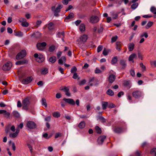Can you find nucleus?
Here are the masks:
<instances>
[{
    "mask_svg": "<svg viewBox=\"0 0 156 156\" xmlns=\"http://www.w3.org/2000/svg\"><path fill=\"white\" fill-rule=\"evenodd\" d=\"M148 37V35L147 32H145L141 34L140 35V38H142L143 37H145L146 38H147Z\"/></svg>",
    "mask_w": 156,
    "mask_h": 156,
    "instance_id": "obj_38",
    "label": "nucleus"
},
{
    "mask_svg": "<svg viewBox=\"0 0 156 156\" xmlns=\"http://www.w3.org/2000/svg\"><path fill=\"white\" fill-rule=\"evenodd\" d=\"M79 29L81 32H83L85 30V26L84 24L81 23L79 26Z\"/></svg>",
    "mask_w": 156,
    "mask_h": 156,
    "instance_id": "obj_18",
    "label": "nucleus"
},
{
    "mask_svg": "<svg viewBox=\"0 0 156 156\" xmlns=\"http://www.w3.org/2000/svg\"><path fill=\"white\" fill-rule=\"evenodd\" d=\"M41 22L40 20H38L37 22L36 25H35V27H39L40 25L41 24Z\"/></svg>",
    "mask_w": 156,
    "mask_h": 156,
    "instance_id": "obj_53",
    "label": "nucleus"
},
{
    "mask_svg": "<svg viewBox=\"0 0 156 156\" xmlns=\"http://www.w3.org/2000/svg\"><path fill=\"white\" fill-rule=\"evenodd\" d=\"M62 5H59L55 9V6H52L51 8V10L52 11H56L57 12H59L60 11V9L62 8Z\"/></svg>",
    "mask_w": 156,
    "mask_h": 156,
    "instance_id": "obj_11",
    "label": "nucleus"
},
{
    "mask_svg": "<svg viewBox=\"0 0 156 156\" xmlns=\"http://www.w3.org/2000/svg\"><path fill=\"white\" fill-rule=\"evenodd\" d=\"M95 129L98 133H101V129L98 126H96L95 127Z\"/></svg>",
    "mask_w": 156,
    "mask_h": 156,
    "instance_id": "obj_42",
    "label": "nucleus"
},
{
    "mask_svg": "<svg viewBox=\"0 0 156 156\" xmlns=\"http://www.w3.org/2000/svg\"><path fill=\"white\" fill-rule=\"evenodd\" d=\"M101 72V71L99 69L97 68L95 70V73H100Z\"/></svg>",
    "mask_w": 156,
    "mask_h": 156,
    "instance_id": "obj_62",
    "label": "nucleus"
},
{
    "mask_svg": "<svg viewBox=\"0 0 156 156\" xmlns=\"http://www.w3.org/2000/svg\"><path fill=\"white\" fill-rule=\"evenodd\" d=\"M108 105V103L107 102L103 101L102 102V107L103 110L105 109Z\"/></svg>",
    "mask_w": 156,
    "mask_h": 156,
    "instance_id": "obj_20",
    "label": "nucleus"
},
{
    "mask_svg": "<svg viewBox=\"0 0 156 156\" xmlns=\"http://www.w3.org/2000/svg\"><path fill=\"white\" fill-rule=\"evenodd\" d=\"M137 55L136 54L133 53L129 57L128 60L129 61H132L133 63L134 62L133 60L134 58H136Z\"/></svg>",
    "mask_w": 156,
    "mask_h": 156,
    "instance_id": "obj_13",
    "label": "nucleus"
},
{
    "mask_svg": "<svg viewBox=\"0 0 156 156\" xmlns=\"http://www.w3.org/2000/svg\"><path fill=\"white\" fill-rule=\"evenodd\" d=\"M10 113L9 112H7V111L6 110V112H5L4 114V116L7 118H9V116L10 115Z\"/></svg>",
    "mask_w": 156,
    "mask_h": 156,
    "instance_id": "obj_47",
    "label": "nucleus"
},
{
    "mask_svg": "<svg viewBox=\"0 0 156 156\" xmlns=\"http://www.w3.org/2000/svg\"><path fill=\"white\" fill-rule=\"evenodd\" d=\"M77 70V69L75 66H73L71 70V72L72 73H75Z\"/></svg>",
    "mask_w": 156,
    "mask_h": 156,
    "instance_id": "obj_45",
    "label": "nucleus"
},
{
    "mask_svg": "<svg viewBox=\"0 0 156 156\" xmlns=\"http://www.w3.org/2000/svg\"><path fill=\"white\" fill-rule=\"evenodd\" d=\"M90 20L91 23H95L99 21V18L97 16H92L91 17Z\"/></svg>",
    "mask_w": 156,
    "mask_h": 156,
    "instance_id": "obj_10",
    "label": "nucleus"
},
{
    "mask_svg": "<svg viewBox=\"0 0 156 156\" xmlns=\"http://www.w3.org/2000/svg\"><path fill=\"white\" fill-rule=\"evenodd\" d=\"M103 49V47L102 45H99L97 49V52H100V51H101Z\"/></svg>",
    "mask_w": 156,
    "mask_h": 156,
    "instance_id": "obj_48",
    "label": "nucleus"
},
{
    "mask_svg": "<svg viewBox=\"0 0 156 156\" xmlns=\"http://www.w3.org/2000/svg\"><path fill=\"white\" fill-rule=\"evenodd\" d=\"M85 124L84 121L81 122L79 124L78 126L80 128H83L85 126Z\"/></svg>",
    "mask_w": 156,
    "mask_h": 156,
    "instance_id": "obj_33",
    "label": "nucleus"
},
{
    "mask_svg": "<svg viewBox=\"0 0 156 156\" xmlns=\"http://www.w3.org/2000/svg\"><path fill=\"white\" fill-rule=\"evenodd\" d=\"M15 35L16 36H19V37H22L23 36V34L22 32H20L17 33H16L15 34Z\"/></svg>",
    "mask_w": 156,
    "mask_h": 156,
    "instance_id": "obj_54",
    "label": "nucleus"
},
{
    "mask_svg": "<svg viewBox=\"0 0 156 156\" xmlns=\"http://www.w3.org/2000/svg\"><path fill=\"white\" fill-rule=\"evenodd\" d=\"M107 94L110 96H112L114 95V92L111 89H108L107 91Z\"/></svg>",
    "mask_w": 156,
    "mask_h": 156,
    "instance_id": "obj_28",
    "label": "nucleus"
},
{
    "mask_svg": "<svg viewBox=\"0 0 156 156\" xmlns=\"http://www.w3.org/2000/svg\"><path fill=\"white\" fill-rule=\"evenodd\" d=\"M136 156H140L141 155V152L139 151H136Z\"/></svg>",
    "mask_w": 156,
    "mask_h": 156,
    "instance_id": "obj_64",
    "label": "nucleus"
},
{
    "mask_svg": "<svg viewBox=\"0 0 156 156\" xmlns=\"http://www.w3.org/2000/svg\"><path fill=\"white\" fill-rule=\"evenodd\" d=\"M150 11L154 14H156V8L154 7H151L150 9Z\"/></svg>",
    "mask_w": 156,
    "mask_h": 156,
    "instance_id": "obj_39",
    "label": "nucleus"
},
{
    "mask_svg": "<svg viewBox=\"0 0 156 156\" xmlns=\"http://www.w3.org/2000/svg\"><path fill=\"white\" fill-rule=\"evenodd\" d=\"M61 90H63L65 93L68 90H69V88L66 87H65L63 88L60 89Z\"/></svg>",
    "mask_w": 156,
    "mask_h": 156,
    "instance_id": "obj_55",
    "label": "nucleus"
},
{
    "mask_svg": "<svg viewBox=\"0 0 156 156\" xmlns=\"http://www.w3.org/2000/svg\"><path fill=\"white\" fill-rule=\"evenodd\" d=\"M113 130L115 133H121L123 132L122 129L121 128L119 127L115 128Z\"/></svg>",
    "mask_w": 156,
    "mask_h": 156,
    "instance_id": "obj_16",
    "label": "nucleus"
},
{
    "mask_svg": "<svg viewBox=\"0 0 156 156\" xmlns=\"http://www.w3.org/2000/svg\"><path fill=\"white\" fill-rule=\"evenodd\" d=\"M23 108L26 110H28V105L30 104L29 99L28 98H26L22 101Z\"/></svg>",
    "mask_w": 156,
    "mask_h": 156,
    "instance_id": "obj_1",
    "label": "nucleus"
},
{
    "mask_svg": "<svg viewBox=\"0 0 156 156\" xmlns=\"http://www.w3.org/2000/svg\"><path fill=\"white\" fill-rule=\"evenodd\" d=\"M134 44L133 43L129 44L128 46L129 51H132L134 48Z\"/></svg>",
    "mask_w": 156,
    "mask_h": 156,
    "instance_id": "obj_17",
    "label": "nucleus"
},
{
    "mask_svg": "<svg viewBox=\"0 0 156 156\" xmlns=\"http://www.w3.org/2000/svg\"><path fill=\"white\" fill-rule=\"evenodd\" d=\"M115 107V105L113 103H111L109 105L108 108H114Z\"/></svg>",
    "mask_w": 156,
    "mask_h": 156,
    "instance_id": "obj_57",
    "label": "nucleus"
},
{
    "mask_svg": "<svg viewBox=\"0 0 156 156\" xmlns=\"http://www.w3.org/2000/svg\"><path fill=\"white\" fill-rule=\"evenodd\" d=\"M98 119L100 120L103 123H105L106 122V119L103 117L99 116L98 117Z\"/></svg>",
    "mask_w": 156,
    "mask_h": 156,
    "instance_id": "obj_31",
    "label": "nucleus"
},
{
    "mask_svg": "<svg viewBox=\"0 0 156 156\" xmlns=\"http://www.w3.org/2000/svg\"><path fill=\"white\" fill-rule=\"evenodd\" d=\"M120 63L122 66V69H124L126 66V63L125 62L124 60H121L120 61Z\"/></svg>",
    "mask_w": 156,
    "mask_h": 156,
    "instance_id": "obj_22",
    "label": "nucleus"
},
{
    "mask_svg": "<svg viewBox=\"0 0 156 156\" xmlns=\"http://www.w3.org/2000/svg\"><path fill=\"white\" fill-rule=\"evenodd\" d=\"M117 58L116 56L112 58L111 61L112 64H114L116 63L117 62Z\"/></svg>",
    "mask_w": 156,
    "mask_h": 156,
    "instance_id": "obj_34",
    "label": "nucleus"
},
{
    "mask_svg": "<svg viewBox=\"0 0 156 156\" xmlns=\"http://www.w3.org/2000/svg\"><path fill=\"white\" fill-rule=\"evenodd\" d=\"M153 22L151 21H149L145 27V28L147 29L151 27L153 24Z\"/></svg>",
    "mask_w": 156,
    "mask_h": 156,
    "instance_id": "obj_35",
    "label": "nucleus"
},
{
    "mask_svg": "<svg viewBox=\"0 0 156 156\" xmlns=\"http://www.w3.org/2000/svg\"><path fill=\"white\" fill-rule=\"evenodd\" d=\"M18 133L15 132L14 133H10L9 136L10 137L14 138L16 137L18 135Z\"/></svg>",
    "mask_w": 156,
    "mask_h": 156,
    "instance_id": "obj_25",
    "label": "nucleus"
},
{
    "mask_svg": "<svg viewBox=\"0 0 156 156\" xmlns=\"http://www.w3.org/2000/svg\"><path fill=\"white\" fill-rule=\"evenodd\" d=\"M26 61L25 60H23L22 61H18L16 62V65H23L26 63Z\"/></svg>",
    "mask_w": 156,
    "mask_h": 156,
    "instance_id": "obj_24",
    "label": "nucleus"
},
{
    "mask_svg": "<svg viewBox=\"0 0 156 156\" xmlns=\"http://www.w3.org/2000/svg\"><path fill=\"white\" fill-rule=\"evenodd\" d=\"M124 85L126 87H127L128 89L130 88L131 86V84L130 81L126 80L124 81Z\"/></svg>",
    "mask_w": 156,
    "mask_h": 156,
    "instance_id": "obj_15",
    "label": "nucleus"
},
{
    "mask_svg": "<svg viewBox=\"0 0 156 156\" xmlns=\"http://www.w3.org/2000/svg\"><path fill=\"white\" fill-rule=\"evenodd\" d=\"M48 70L47 68H44L41 69V73L42 74L45 75L48 73Z\"/></svg>",
    "mask_w": 156,
    "mask_h": 156,
    "instance_id": "obj_26",
    "label": "nucleus"
},
{
    "mask_svg": "<svg viewBox=\"0 0 156 156\" xmlns=\"http://www.w3.org/2000/svg\"><path fill=\"white\" fill-rule=\"evenodd\" d=\"M21 25L23 27H27L29 26V23L27 22L26 20L24 22H23L22 23Z\"/></svg>",
    "mask_w": 156,
    "mask_h": 156,
    "instance_id": "obj_40",
    "label": "nucleus"
},
{
    "mask_svg": "<svg viewBox=\"0 0 156 156\" xmlns=\"http://www.w3.org/2000/svg\"><path fill=\"white\" fill-rule=\"evenodd\" d=\"M55 49V47L54 45L50 46L48 48V51L50 52L53 51Z\"/></svg>",
    "mask_w": 156,
    "mask_h": 156,
    "instance_id": "obj_29",
    "label": "nucleus"
},
{
    "mask_svg": "<svg viewBox=\"0 0 156 156\" xmlns=\"http://www.w3.org/2000/svg\"><path fill=\"white\" fill-rule=\"evenodd\" d=\"M138 6V3L137 2L134 3L131 6V8L133 9H135Z\"/></svg>",
    "mask_w": 156,
    "mask_h": 156,
    "instance_id": "obj_37",
    "label": "nucleus"
},
{
    "mask_svg": "<svg viewBox=\"0 0 156 156\" xmlns=\"http://www.w3.org/2000/svg\"><path fill=\"white\" fill-rule=\"evenodd\" d=\"M86 83V80H83L80 82L79 85L80 86H82L84 84Z\"/></svg>",
    "mask_w": 156,
    "mask_h": 156,
    "instance_id": "obj_49",
    "label": "nucleus"
},
{
    "mask_svg": "<svg viewBox=\"0 0 156 156\" xmlns=\"http://www.w3.org/2000/svg\"><path fill=\"white\" fill-rule=\"evenodd\" d=\"M151 153L152 154H154L155 156H156V148L152 149L151 151Z\"/></svg>",
    "mask_w": 156,
    "mask_h": 156,
    "instance_id": "obj_51",
    "label": "nucleus"
},
{
    "mask_svg": "<svg viewBox=\"0 0 156 156\" xmlns=\"http://www.w3.org/2000/svg\"><path fill=\"white\" fill-rule=\"evenodd\" d=\"M81 21L80 20H76L75 22V23L76 24V25L77 26L80 23Z\"/></svg>",
    "mask_w": 156,
    "mask_h": 156,
    "instance_id": "obj_60",
    "label": "nucleus"
},
{
    "mask_svg": "<svg viewBox=\"0 0 156 156\" xmlns=\"http://www.w3.org/2000/svg\"><path fill=\"white\" fill-rule=\"evenodd\" d=\"M37 47L38 50L41 51H43L44 48L39 43H37Z\"/></svg>",
    "mask_w": 156,
    "mask_h": 156,
    "instance_id": "obj_36",
    "label": "nucleus"
},
{
    "mask_svg": "<svg viewBox=\"0 0 156 156\" xmlns=\"http://www.w3.org/2000/svg\"><path fill=\"white\" fill-rule=\"evenodd\" d=\"M130 73L131 75L132 76H135V72H134V70H132V69L130 71Z\"/></svg>",
    "mask_w": 156,
    "mask_h": 156,
    "instance_id": "obj_59",
    "label": "nucleus"
},
{
    "mask_svg": "<svg viewBox=\"0 0 156 156\" xmlns=\"http://www.w3.org/2000/svg\"><path fill=\"white\" fill-rule=\"evenodd\" d=\"M51 117L50 116H48L46 117L45 119V120L46 121H50L51 120Z\"/></svg>",
    "mask_w": 156,
    "mask_h": 156,
    "instance_id": "obj_63",
    "label": "nucleus"
},
{
    "mask_svg": "<svg viewBox=\"0 0 156 156\" xmlns=\"http://www.w3.org/2000/svg\"><path fill=\"white\" fill-rule=\"evenodd\" d=\"M117 38L118 37L116 35H115V36L112 37L111 39V42L112 43H113L115 41Z\"/></svg>",
    "mask_w": 156,
    "mask_h": 156,
    "instance_id": "obj_44",
    "label": "nucleus"
},
{
    "mask_svg": "<svg viewBox=\"0 0 156 156\" xmlns=\"http://www.w3.org/2000/svg\"><path fill=\"white\" fill-rule=\"evenodd\" d=\"M151 63L153 67H155L156 66V61H151Z\"/></svg>",
    "mask_w": 156,
    "mask_h": 156,
    "instance_id": "obj_50",
    "label": "nucleus"
},
{
    "mask_svg": "<svg viewBox=\"0 0 156 156\" xmlns=\"http://www.w3.org/2000/svg\"><path fill=\"white\" fill-rule=\"evenodd\" d=\"M66 60V58L65 56H62L58 61V63L60 65H62L64 62H65Z\"/></svg>",
    "mask_w": 156,
    "mask_h": 156,
    "instance_id": "obj_19",
    "label": "nucleus"
},
{
    "mask_svg": "<svg viewBox=\"0 0 156 156\" xmlns=\"http://www.w3.org/2000/svg\"><path fill=\"white\" fill-rule=\"evenodd\" d=\"M12 65V63L8 62L3 65L2 69L4 71H7L10 69Z\"/></svg>",
    "mask_w": 156,
    "mask_h": 156,
    "instance_id": "obj_6",
    "label": "nucleus"
},
{
    "mask_svg": "<svg viewBox=\"0 0 156 156\" xmlns=\"http://www.w3.org/2000/svg\"><path fill=\"white\" fill-rule=\"evenodd\" d=\"M106 136H99L98 139L97 141L98 143L99 144H101L104 142Z\"/></svg>",
    "mask_w": 156,
    "mask_h": 156,
    "instance_id": "obj_9",
    "label": "nucleus"
},
{
    "mask_svg": "<svg viewBox=\"0 0 156 156\" xmlns=\"http://www.w3.org/2000/svg\"><path fill=\"white\" fill-rule=\"evenodd\" d=\"M115 79V76L113 74H111L109 75L108 80L109 82L111 83H112L114 81Z\"/></svg>",
    "mask_w": 156,
    "mask_h": 156,
    "instance_id": "obj_14",
    "label": "nucleus"
},
{
    "mask_svg": "<svg viewBox=\"0 0 156 156\" xmlns=\"http://www.w3.org/2000/svg\"><path fill=\"white\" fill-rule=\"evenodd\" d=\"M71 0H63L62 1L63 3L65 5H66L68 4L69 1Z\"/></svg>",
    "mask_w": 156,
    "mask_h": 156,
    "instance_id": "obj_58",
    "label": "nucleus"
},
{
    "mask_svg": "<svg viewBox=\"0 0 156 156\" xmlns=\"http://www.w3.org/2000/svg\"><path fill=\"white\" fill-rule=\"evenodd\" d=\"M140 67L142 68V71L144 72L146 71V68L145 66L144 65L142 62L140 63Z\"/></svg>",
    "mask_w": 156,
    "mask_h": 156,
    "instance_id": "obj_43",
    "label": "nucleus"
},
{
    "mask_svg": "<svg viewBox=\"0 0 156 156\" xmlns=\"http://www.w3.org/2000/svg\"><path fill=\"white\" fill-rule=\"evenodd\" d=\"M74 14L73 13H70L69 15L66 17V19L67 20L69 19H70L73 18Z\"/></svg>",
    "mask_w": 156,
    "mask_h": 156,
    "instance_id": "obj_41",
    "label": "nucleus"
},
{
    "mask_svg": "<svg viewBox=\"0 0 156 156\" xmlns=\"http://www.w3.org/2000/svg\"><path fill=\"white\" fill-rule=\"evenodd\" d=\"M103 54L105 55H107L108 54V52L105 48L104 49L103 51Z\"/></svg>",
    "mask_w": 156,
    "mask_h": 156,
    "instance_id": "obj_52",
    "label": "nucleus"
},
{
    "mask_svg": "<svg viewBox=\"0 0 156 156\" xmlns=\"http://www.w3.org/2000/svg\"><path fill=\"white\" fill-rule=\"evenodd\" d=\"M53 117L55 118H58L60 116V113L58 112H55L52 113Z\"/></svg>",
    "mask_w": 156,
    "mask_h": 156,
    "instance_id": "obj_32",
    "label": "nucleus"
},
{
    "mask_svg": "<svg viewBox=\"0 0 156 156\" xmlns=\"http://www.w3.org/2000/svg\"><path fill=\"white\" fill-rule=\"evenodd\" d=\"M142 93L140 90H136L132 93V95L135 98H137L141 97L142 95Z\"/></svg>",
    "mask_w": 156,
    "mask_h": 156,
    "instance_id": "obj_4",
    "label": "nucleus"
},
{
    "mask_svg": "<svg viewBox=\"0 0 156 156\" xmlns=\"http://www.w3.org/2000/svg\"><path fill=\"white\" fill-rule=\"evenodd\" d=\"M56 60V57L55 56H52L50 58L48 59V61L49 62L53 63H55Z\"/></svg>",
    "mask_w": 156,
    "mask_h": 156,
    "instance_id": "obj_21",
    "label": "nucleus"
},
{
    "mask_svg": "<svg viewBox=\"0 0 156 156\" xmlns=\"http://www.w3.org/2000/svg\"><path fill=\"white\" fill-rule=\"evenodd\" d=\"M88 38V36L86 34H83L81 35L79 37L80 40V41L82 42H85L87 40Z\"/></svg>",
    "mask_w": 156,
    "mask_h": 156,
    "instance_id": "obj_12",
    "label": "nucleus"
},
{
    "mask_svg": "<svg viewBox=\"0 0 156 156\" xmlns=\"http://www.w3.org/2000/svg\"><path fill=\"white\" fill-rule=\"evenodd\" d=\"M34 56L36 58V61L38 62L41 63L44 61V58L41 55H38L37 53H35L34 55Z\"/></svg>",
    "mask_w": 156,
    "mask_h": 156,
    "instance_id": "obj_3",
    "label": "nucleus"
},
{
    "mask_svg": "<svg viewBox=\"0 0 156 156\" xmlns=\"http://www.w3.org/2000/svg\"><path fill=\"white\" fill-rule=\"evenodd\" d=\"M42 105L45 106V107H47V104L46 102V99L44 98H42L41 101Z\"/></svg>",
    "mask_w": 156,
    "mask_h": 156,
    "instance_id": "obj_27",
    "label": "nucleus"
},
{
    "mask_svg": "<svg viewBox=\"0 0 156 156\" xmlns=\"http://www.w3.org/2000/svg\"><path fill=\"white\" fill-rule=\"evenodd\" d=\"M7 32L10 34H12V30L10 27H8L7 29Z\"/></svg>",
    "mask_w": 156,
    "mask_h": 156,
    "instance_id": "obj_61",
    "label": "nucleus"
},
{
    "mask_svg": "<svg viewBox=\"0 0 156 156\" xmlns=\"http://www.w3.org/2000/svg\"><path fill=\"white\" fill-rule=\"evenodd\" d=\"M26 55V51L23 50L20 52L16 56V58L17 59H20L24 58Z\"/></svg>",
    "mask_w": 156,
    "mask_h": 156,
    "instance_id": "obj_2",
    "label": "nucleus"
},
{
    "mask_svg": "<svg viewBox=\"0 0 156 156\" xmlns=\"http://www.w3.org/2000/svg\"><path fill=\"white\" fill-rule=\"evenodd\" d=\"M54 26L53 23L51 22L49 23L48 24V28L49 30H51L54 28Z\"/></svg>",
    "mask_w": 156,
    "mask_h": 156,
    "instance_id": "obj_23",
    "label": "nucleus"
},
{
    "mask_svg": "<svg viewBox=\"0 0 156 156\" xmlns=\"http://www.w3.org/2000/svg\"><path fill=\"white\" fill-rule=\"evenodd\" d=\"M33 80V77L31 76H29L23 79L22 83L24 84H27L30 83Z\"/></svg>",
    "mask_w": 156,
    "mask_h": 156,
    "instance_id": "obj_7",
    "label": "nucleus"
},
{
    "mask_svg": "<svg viewBox=\"0 0 156 156\" xmlns=\"http://www.w3.org/2000/svg\"><path fill=\"white\" fill-rule=\"evenodd\" d=\"M26 21V19L23 18H20V19L19 20V22L21 23L23 22H24Z\"/></svg>",
    "mask_w": 156,
    "mask_h": 156,
    "instance_id": "obj_56",
    "label": "nucleus"
},
{
    "mask_svg": "<svg viewBox=\"0 0 156 156\" xmlns=\"http://www.w3.org/2000/svg\"><path fill=\"white\" fill-rule=\"evenodd\" d=\"M63 101L66 103L72 105H74L75 103L74 100L71 98H64L63 99Z\"/></svg>",
    "mask_w": 156,
    "mask_h": 156,
    "instance_id": "obj_8",
    "label": "nucleus"
},
{
    "mask_svg": "<svg viewBox=\"0 0 156 156\" xmlns=\"http://www.w3.org/2000/svg\"><path fill=\"white\" fill-rule=\"evenodd\" d=\"M94 77L90 79L89 82V85L90 86H92L94 84L92 83V82L94 81Z\"/></svg>",
    "mask_w": 156,
    "mask_h": 156,
    "instance_id": "obj_46",
    "label": "nucleus"
},
{
    "mask_svg": "<svg viewBox=\"0 0 156 156\" xmlns=\"http://www.w3.org/2000/svg\"><path fill=\"white\" fill-rule=\"evenodd\" d=\"M28 128L30 129H34L36 128V125L35 122L32 121H29L27 124Z\"/></svg>",
    "mask_w": 156,
    "mask_h": 156,
    "instance_id": "obj_5",
    "label": "nucleus"
},
{
    "mask_svg": "<svg viewBox=\"0 0 156 156\" xmlns=\"http://www.w3.org/2000/svg\"><path fill=\"white\" fill-rule=\"evenodd\" d=\"M13 115L16 117L19 118L20 117L19 113L16 111H14L12 112Z\"/></svg>",
    "mask_w": 156,
    "mask_h": 156,
    "instance_id": "obj_30",
    "label": "nucleus"
}]
</instances>
